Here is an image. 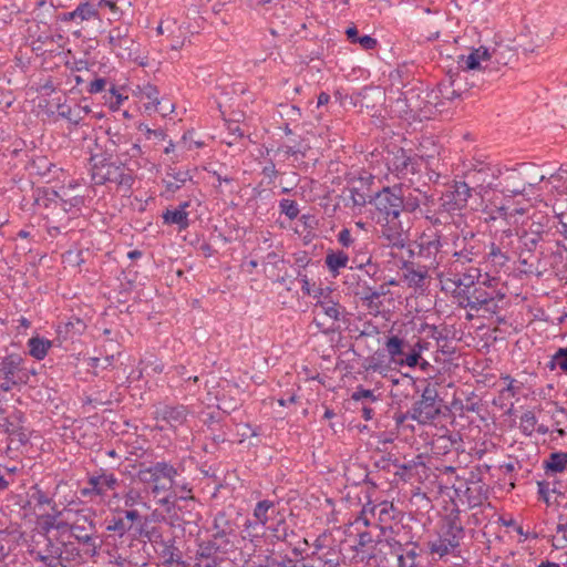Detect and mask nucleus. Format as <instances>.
<instances>
[{
	"label": "nucleus",
	"instance_id": "nucleus-56",
	"mask_svg": "<svg viewBox=\"0 0 567 567\" xmlns=\"http://www.w3.org/2000/svg\"><path fill=\"white\" fill-rule=\"evenodd\" d=\"M189 492H190V489L187 488L186 484L181 485L176 482V485L174 486V488L171 489L169 492H167L168 495L165 498H163L161 501V503L163 505H165V504H168L172 498H177V497L187 498V496H188L187 494Z\"/></svg>",
	"mask_w": 567,
	"mask_h": 567
},
{
	"label": "nucleus",
	"instance_id": "nucleus-28",
	"mask_svg": "<svg viewBox=\"0 0 567 567\" xmlns=\"http://www.w3.org/2000/svg\"><path fill=\"white\" fill-rule=\"evenodd\" d=\"M547 476L563 473L567 468V452H553L543 461Z\"/></svg>",
	"mask_w": 567,
	"mask_h": 567
},
{
	"label": "nucleus",
	"instance_id": "nucleus-16",
	"mask_svg": "<svg viewBox=\"0 0 567 567\" xmlns=\"http://www.w3.org/2000/svg\"><path fill=\"white\" fill-rule=\"evenodd\" d=\"M419 544L413 540H406V546L399 549V553L390 555L379 564L380 567H423Z\"/></svg>",
	"mask_w": 567,
	"mask_h": 567
},
{
	"label": "nucleus",
	"instance_id": "nucleus-32",
	"mask_svg": "<svg viewBox=\"0 0 567 567\" xmlns=\"http://www.w3.org/2000/svg\"><path fill=\"white\" fill-rule=\"evenodd\" d=\"M229 551V548H225L221 544L215 540L213 537L208 540H203L198 544V549L196 551V558L198 560L205 558L216 557V554L223 553L226 554Z\"/></svg>",
	"mask_w": 567,
	"mask_h": 567
},
{
	"label": "nucleus",
	"instance_id": "nucleus-3",
	"mask_svg": "<svg viewBox=\"0 0 567 567\" xmlns=\"http://www.w3.org/2000/svg\"><path fill=\"white\" fill-rule=\"evenodd\" d=\"M437 278L442 284V290L450 292L461 307L463 298L468 297L482 275L480 268L468 267L464 271H458L454 269V264H451L449 269L437 272Z\"/></svg>",
	"mask_w": 567,
	"mask_h": 567
},
{
	"label": "nucleus",
	"instance_id": "nucleus-17",
	"mask_svg": "<svg viewBox=\"0 0 567 567\" xmlns=\"http://www.w3.org/2000/svg\"><path fill=\"white\" fill-rule=\"evenodd\" d=\"M458 65L463 70L468 71H482L483 73L491 74L493 71L492 66V54L485 47L473 49L468 55H460Z\"/></svg>",
	"mask_w": 567,
	"mask_h": 567
},
{
	"label": "nucleus",
	"instance_id": "nucleus-21",
	"mask_svg": "<svg viewBox=\"0 0 567 567\" xmlns=\"http://www.w3.org/2000/svg\"><path fill=\"white\" fill-rule=\"evenodd\" d=\"M155 413L157 420L165 421L171 427H178L185 423L189 411L187 406L183 404H163L156 409Z\"/></svg>",
	"mask_w": 567,
	"mask_h": 567
},
{
	"label": "nucleus",
	"instance_id": "nucleus-41",
	"mask_svg": "<svg viewBox=\"0 0 567 567\" xmlns=\"http://www.w3.org/2000/svg\"><path fill=\"white\" fill-rule=\"evenodd\" d=\"M309 147L297 143L295 145H281L276 150V154L282 155L285 158L293 157L296 161L303 159Z\"/></svg>",
	"mask_w": 567,
	"mask_h": 567
},
{
	"label": "nucleus",
	"instance_id": "nucleus-52",
	"mask_svg": "<svg viewBox=\"0 0 567 567\" xmlns=\"http://www.w3.org/2000/svg\"><path fill=\"white\" fill-rule=\"evenodd\" d=\"M528 219L530 220V224L526 230L533 234L537 233V235L543 237L547 217L540 213H534Z\"/></svg>",
	"mask_w": 567,
	"mask_h": 567
},
{
	"label": "nucleus",
	"instance_id": "nucleus-25",
	"mask_svg": "<svg viewBox=\"0 0 567 567\" xmlns=\"http://www.w3.org/2000/svg\"><path fill=\"white\" fill-rule=\"evenodd\" d=\"M187 182H193L189 171H181L172 167L167 169L165 177L163 178L165 190L169 194L178 192Z\"/></svg>",
	"mask_w": 567,
	"mask_h": 567
},
{
	"label": "nucleus",
	"instance_id": "nucleus-45",
	"mask_svg": "<svg viewBox=\"0 0 567 567\" xmlns=\"http://www.w3.org/2000/svg\"><path fill=\"white\" fill-rule=\"evenodd\" d=\"M537 426V417L533 411L524 412L519 417V430L525 436H532Z\"/></svg>",
	"mask_w": 567,
	"mask_h": 567
},
{
	"label": "nucleus",
	"instance_id": "nucleus-34",
	"mask_svg": "<svg viewBox=\"0 0 567 567\" xmlns=\"http://www.w3.org/2000/svg\"><path fill=\"white\" fill-rule=\"evenodd\" d=\"M276 512V504L269 499L259 501L254 508V517L259 520L261 528H265Z\"/></svg>",
	"mask_w": 567,
	"mask_h": 567
},
{
	"label": "nucleus",
	"instance_id": "nucleus-9",
	"mask_svg": "<svg viewBox=\"0 0 567 567\" xmlns=\"http://www.w3.org/2000/svg\"><path fill=\"white\" fill-rule=\"evenodd\" d=\"M442 247L441 234L434 228H427L414 241V248L410 252L429 261V268H437L440 265L437 256Z\"/></svg>",
	"mask_w": 567,
	"mask_h": 567
},
{
	"label": "nucleus",
	"instance_id": "nucleus-5",
	"mask_svg": "<svg viewBox=\"0 0 567 567\" xmlns=\"http://www.w3.org/2000/svg\"><path fill=\"white\" fill-rule=\"evenodd\" d=\"M181 474L178 467L167 461H159L151 466H141L137 477L142 483L152 486V493L159 495L174 488L176 478Z\"/></svg>",
	"mask_w": 567,
	"mask_h": 567
},
{
	"label": "nucleus",
	"instance_id": "nucleus-43",
	"mask_svg": "<svg viewBox=\"0 0 567 567\" xmlns=\"http://www.w3.org/2000/svg\"><path fill=\"white\" fill-rule=\"evenodd\" d=\"M517 236L519 237L520 246L528 252L534 251L543 239L540 235L527 231L525 227H523L520 231H517Z\"/></svg>",
	"mask_w": 567,
	"mask_h": 567
},
{
	"label": "nucleus",
	"instance_id": "nucleus-6",
	"mask_svg": "<svg viewBox=\"0 0 567 567\" xmlns=\"http://www.w3.org/2000/svg\"><path fill=\"white\" fill-rule=\"evenodd\" d=\"M499 174L501 171L497 166L477 161L465 172V178L471 187V193L475 192L483 196L487 190L497 188L496 181Z\"/></svg>",
	"mask_w": 567,
	"mask_h": 567
},
{
	"label": "nucleus",
	"instance_id": "nucleus-12",
	"mask_svg": "<svg viewBox=\"0 0 567 567\" xmlns=\"http://www.w3.org/2000/svg\"><path fill=\"white\" fill-rule=\"evenodd\" d=\"M96 530L93 515L79 514L78 519L70 525L71 535L84 546V553L94 557L99 554L100 545L93 534Z\"/></svg>",
	"mask_w": 567,
	"mask_h": 567
},
{
	"label": "nucleus",
	"instance_id": "nucleus-42",
	"mask_svg": "<svg viewBox=\"0 0 567 567\" xmlns=\"http://www.w3.org/2000/svg\"><path fill=\"white\" fill-rule=\"evenodd\" d=\"M89 113L90 109L87 106L75 105L74 107L61 110L59 116L68 120L73 125H79Z\"/></svg>",
	"mask_w": 567,
	"mask_h": 567
},
{
	"label": "nucleus",
	"instance_id": "nucleus-44",
	"mask_svg": "<svg viewBox=\"0 0 567 567\" xmlns=\"http://www.w3.org/2000/svg\"><path fill=\"white\" fill-rule=\"evenodd\" d=\"M351 400L361 405L364 403L372 404L379 401V395H375L373 390L364 389L362 385H359L352 392Z\"/></svg>",
	"mask_w": 567,
	"mask_h": 567
},
{
	"label": "nucleus",
	"instance_id": "nucleus-57",
	"mask_svg": "<svg viewBox=\"0 0 567 567\" xmlns=\"http://www.w3.org/2000/svg\"><path fill=\"white\" fill-rule=\"evenodd\" d=\"M109 94L110 97L106 99V103H109L110 109L113 111L118 110L123 101L127 99V96H123L114 85L109 89Z\"/></svg>",
	"mask_w": 567,
	"mask_h": 567
},
{
	"label": "nucleus",
	"instance_id": "nucleus-55",
	"mask_svg": "<svg viewBox=\"0 0 567 567\" xmlns=\"http://www.w3.org/2000/svg\"><path fill=\"white\" fill-rule=\"evenodd\" d=\"M75 14L80 21H85L94 18L97 14L95 8L89 2H82L75 8Z\"/></svg>",
	"mask_w": 567,
	"mask_h": 567
},
{
	"label": "nucleus",
	"instance_id": "nucleus-61",
	"mask_svg": "<svg viewBox=\"0 0 567 567\" xmlns=\"http://www.w3.org/2000/svg\"><path fill=\"white\" fill-rule=\"evenodd\" d=\"M106 85H107L106 79H104V78L94 79L93 81L90 82V84L87 86V92L90 94L101 93V92L105 91Z\"/></svg>",
	"mask_w": 567,
	"mask_h": 567
},
{
	"label": "nucleus",
	"instance_id": "nucleus-18",
	"mask_svg": "<svg viewBox=\"0 0 567 567\" xmlns=\"http://www.w3.org/2000/svg\"><path fill=\"white\" fill-rule=\"evenodd\" d=\"M461 308L471 309L474 311H478L484 309L486 311L495 313L498 309V305L495 301V297L492 292L486 291L483 287L474 286L470 291L468 297L463 298V302H461Z\"/></svg>",
	"mask_w": 567,
	"mask_h": 567
},
{
	"label": "nucleus",
	"instance_id": "nucleus-40",
	"mask_svg": "<svg viewBox=\"0 0 567 567\" xmlns=\"http://www.w3.org/2000/svg\"><path fill=\"white\" fill-rule=\"evenodd\" d=\"M464 495L466 497L467 505L473 508L482 505L486 499V489L481 484H473L466 488Z\"/></svg>",
	"mask_w": 567,
	"mask_h": 567
},
{
	"label": "nucleus",
	"instance_id": "nucleus-59",
	"mask_svg": "<svg viewBox=\"0 0 567 567\" xmlns=\"http://www.w3.org/2000/svg\"><path fill=\"white\" fill-rule=\"evenodd\" d=\"M382 296V292L373 290L370 287H365L361 292V300L367 303L369 308H373V305Z\"/></svg>",
	"mask_w": 567,
	"mask_h": 567
},
{
	"label": "nucleus",
	"instance_id": "nucleus-19",
	"mask_svg": "<svg viewBox=\"0 0 567 567\" xmlns=\"http://www.w3.org/2000/svg\"><path fill=\"white\" fill-rule=\"evenodd\" d=\"M236 536V524L226 513L218 512L214 517L212 537L219 544L229 548L234 547L231 538Z\"/></svg>",
	"mask_w": 567,
	"mask_h": 567
},
{
	"label": "nucleus",
	"instance_id": "nucleus-22",
	"mask_svg": "<svg viewBox=\"0 0 567 567\" xmlns=\"http://www.w3.org/2000/svg\"><path fill=\"white\" fill-rule=\"evenodd\" d=\"M175 543V538H168L161 543L158 548H154L155 554L165 567L184 564L182 553Z\"/></svg>",
	"mask_w": 567,
	"mask_h": 567
},
{
	"label": "nucleus",
	"instance_id": "nucleus-53",
	"mask_svg": "<svg viewBox=\"0 0 567 567\" xmlns=\"http://www.w3.org/2000/svg\"><path fill=\"white\" fill-rule=\"evenodd\" d=\"M349 200L352 204L353 207H363L368 203V198L371 196L368 195L363 189H360L358 187H350L349 189Z\"/></svg>",
	"mask_w": 567,
	"mask_h": 567
},
{
	"label": "nucleus",
	"instance_id": "nucleus-47",
	"mask_svg": "<svg viewBox=\"0 0 567 567\" xmlns=\"http://www.w3.org/2000/svg\"><path fill=\"white\" fill-rule=\"evenodd\" d=\"M120 159H127L130 163H138L137 158L143 155L142 147L138 143L131 144L130 148L125 151L112 150Z\"/></svg>",
	"mask_w": 567,
	"mask_h": 567
},
{
	"label": "nucleus",
	"instance_id": "nucleus-35",
	"mask_svg": "<svg viewBox=\"0 0 567 567\" xmlns=\"http://www.w3.org/2000/svg\"><path fill=\"white\" fill-rule=\"evenodd\" d=\"M429 346L427 341L419 340L412 346L410 353L404 359H400L399 365L415 368L419 364L422 352L427 350Z\"/></svg>",
	"mask_w": 567,
	"mask_h": 567
},
{
	"label": "nucleus",
	"instance_id": "nucleus-31",
	"mask_svg": "<svg viewBox=\"0 0 567 567\" xmlns=\"http://www.w3.org/2000/svg\"><path fill=\"white\" fill-rule=\"evenodd\" d=\"M29 354L35 360H43L52 348V341L40 336L32 337L27 342Z\"/></svg>",
	"mask_w": 567,
	"mask_h": 567
},
{
	"label": "nucleus",
	"instance_id": "nucleus-39",
	"mask_svg": "<svg viewBox=\"0 0 567 567\" xmlns=\"http://www.w3.org/2000/svg\"><path fill=\"white\" fill-rule=\"evenodd\" d=\"M404 341L398 336H391L384 343V348L391 359V361L399 365L400 359L403 354Z\"/></svg>",
	"mask_w": 567,
	"mask_h": 567
},
{
	"label": "nucleus",
	"instance_id": "nucleus-29",
	"mask_svg": "<svg viewBox=\"0 0 567 567\" xmlns=\"http://www.w3.org/2000/svg\"><path fill=\"white\" fill-rule=\"evenodd\" d=\"M349 261V256L343 250H329L324 258V264L329 272L337 277L340 269L346 268Z\"/></svg>",
	"mask_w": 567,
	"mask_h": 567
},
{
	"label": "nucleus",
	"instance_id": "nucleus-10",
	"mask_svg": "<svg viewBox=\"0 0 567 567\" xmlns=\"http://www.w3.org/2000/svg\"><path fill=\"white\" fill-rule=\"evenodd\" d=\"M107 45L117 58L135 60L138 56V44L130 33L127 25H117L107 32Z\"/></svg>",
	"mask_w": 567,
	"mask_h": 567
},
{
	"label": "nucleus",
	"instance_id": "nucleus-33",
	"mask_svg": "<svg viewBox=\"0 0 567 567\" xmlns=\"http://www.w3.org/2000/svg\"><path fill=\"white\" fill-rule=\"evenodd\" d=\"M188 212H181L177 208L166 209L162 214L163 223L165 225H176L178 230H185L189 227Z\"/></svg>",
	"mask_w": 567,
	"mask_h": 567
},
{
	"label": "nucleus",
	"instance_id": "nucleus-38",
	"mask_svg": "<svg viewBox=\"0 0 567 567\" xmlns=\"http://www.w3.org/2000/svg\"><path fill=\"white\" fill-rule=\"evenodd\" d=\"M370 515L378 516L380 523H386L394 519L396 508L390 502H382L378 505L370 503Z\"/></svg>",
	"mask_w": 567,
	"mask_h": 567
},
{
	"label": "nucleus",
	"instance_id": "nucleus-58",
	"mask_svg": "<svg viewBox=\"0 0 567 567\" xmlns=\"http://www.w3.org/2000/svg\"><path fill=\"white\" fill-rule=\"evenodd\" d=\"M298 278L301 282V290L307 296H312L313 298H318L322 296L323 291L321 288L312 289V286L307 277V275L298 274Z\"/></svg>",
	"mask_w": 567,
	"mask_h": 567
},
{
	"label": "nucleus",
	"instance_id": "nucleus-62",
	"mask_svg": "<svg viewBox=\"0 0 567 567\" xmlns=\"http://www.w3.org/2000/svg\"><path fill=\"white\" fill-rule=\"evenodd\" d=\"M453 257L455 258V260L452 261L451 264H454V269L457 270V262L472 261L473 257H474V252H473V250L463 249L460 251H455L453 254Z\"/></svg>",
	"mask_w": 567,
	"mask_h": 567
},
{
	"label": "nucleus",
	"instance_id": "nucleus-26",
	"mask_svg": "<svg viewBox=\"0 0 567 567\" xmlns=\"http://www.w3.org/2000/svg\"><path fill=\"white\" fill-rule=\"evenodd\" d=\"M264 529L268 533L266 537L270 544L282 542L291 545L289 537L295 536V532L289 528L285 518H279L269 525L267 524Z\"/></svg>",
	"mask_w": 567,
	"mask_h": 567
},
{
	"label": "nucleus",
	"instance_id": "nucleus-51",
	"mask_svg": "<svg viewBox=\"0 0 567 567\" xmlns=\"http://www.w3.org/2000/svg\"><path fill=\"white\" fill-rule=\"evenodd\" d=\"M279 212L280 214H284L289 220L296 219L300 213L298 203L288 198H282L279 200Z\"/></svg>",
	"mask_w": 567,
	"mask_h": 567
},
{
	"label": "nucleus",
	"instance_id": "nucleus-1",
	"mask_svg": "<svg viewBox=\"0 0 567 567\" xmlns=\"http://www.w3.org/2000/svg\"><path fill=\"white\" fill-rule=\"evenodd\" d=\"M90 175L95 185L114 184L120 190L130 193L136 179L140 163H130L127 159L113 161L109 157L92 155L90 157Z\"/></svg>",
	"mask_w": 567,
	"mask_h": 567
},
{
	"label": "nucleus",
	"instance_id": "nucleus-4",
	"mask_svg": "<svg viewBox=\"0 0 567 567\" xmlns=\"http://www.w3.org/2000/svg\"><path fill=\"white\" fill-rule=\"evenodd\" d=\"M465 537V529L457 516L449 517L443 523L437 538L427 543L430 555L442 559L449 555L456 556L460 553L461 542Z\"/></svg>",
	"mask_w": 567,
	"mask_h": 567
},
{
	"label": "nucleus",
	"instance_id": "nucleus-24",
	"mask_svg": "<svg viewBox=\"0 0 567 567\" xmlns=\"http://www.w3.org/2000/svg\"><path fill=\"white\" fill-rule=\"evenodd\" d=\"M520 175H522L520 172L511 171L508 173V175L504 178L505 184L503 185L502 193L505 196L520 195L525 192L526 185H528V186L535 185V184L544 181V178H545L544 175H540L538 177V179L535 183H533V182H525L520 177Z\"/></svg>",
	"mask_w": 567,
	"mask_h": 567
},
{
	"label": "nucleus",
	"instance_id": "nucleus-20",
	"mask_svg": "<svg viewBox=\"0 0 567 567\" xmlns=\"http://www.w3.org/2000/svg\"><path fill=\"white\" fill-rule=\"evenodd\" d=\"M401 200L404 204V212L415 213L419 210L424 218L425 212L427 209H433V206L435 205L433 195H430L426 192H422L419 188H413L406 194L401 192Z\"/></svg>",
	"mask_w": 567,
	"mask_h": 567
},
{
	"label": "nucleus",
	"instance_id": "nucleus-37",
	"mask_svg": "<svg viewBox=\"0 0 567 567\" xmlns=\"http://www.w3.org/2000/svg\"><path fill=\"white\" fill-rule=\"evenodd\" d=\"M316 307L320 308L327 317L331 318L334 321L344 319L346 308L338 302H334L332 300H319L316 303Z\"/></svg>",
	"mask_w": 567,
	"mask_h": 567
},
{
	"label": "nucleus",
	"instance_id": "nucleus-23",
	"mask_svg": "<svg viewBox=\"0 0 567 567\" xmlns=\"http://www.w3.org/2000/svg\"><path fill=\"white\" fill-rule=\"evenodd\" d=\"M87 485L92 486V491H95V496L104 497L109 491L116 488L118 480L113 473L102 470L99 475L89 477Z\"/></svg>",
	"mask_w": 567,
	"mask_h": 567
},
{
	"label": "nucleus",
	"instance_id": "nucleus-60",
	"mask_svg": "<svg viewBox=\"0 0 567 567\" xmlns=\"http://www.w3.org/2000/svg\"><path fill=\"white\" fill-rule=\"evenodd\" d=\"M261 174L268 179V184H272L279 175L274 161L269 159L261 169Z\"/></svg>",
	"mask_w": 567,
	"mask_h": 567
},
{
	"label": "nucleus",
	"instance_id": "nucleus-8",
	"mask_svg": "<svg viewBox=\"0 0 567 567\" xmlns=\"http://www.w3.org/2000/svg\"><path fill=\"white\" fill-rule=\"evenodd\" d=\"M24 360L18 353H10L0 361V391L10 392L27 382L23 367Z\"/></svg>",
	"mask_w": 567,
	"mask_h": 567
},
{
	"label": "nucleus",
	"instance_id": "nucleus-50",
	"mask_svg": "<svg viewBox=\"0 0 567 567\" xmlns=\"http://www.w3.org/2000/svg\"><path fill=\"white\" fill-rule=\"evenodd\" d=\"M132 525L128 524L123 517H113L107 520L106 530L113 532L118 537H123L130 529Z\"/></svg>",
	"mask_w": 567,
	"mask_h": 567
},
{
	"label": "nucleus",
	"instance_id": "nucleus-2",
	"mask_svg": "<svg viewBox=\"0 0 567 567\" xmlns=\"http://www.w3.org/2000/svg\"><path fill=\"white\" fill-rule=\"evenodd\" d=\"M471 195V187L466 182H455L439 198V207L425 212V219L433 227L451 224L453 216L467 206Z\"/></svg>",
	"mask_w": 567,
	"mask_h": 567
},
{
	"label": "nucleus",
	"instance_id": "nucleus-54",
	"mask_svg": "<svg viewBox=\"0 0 567 567\" xmlns=\"http://www.w3.org/2000/svg\"><path fill=\"white\" fill-rule=\"evenodd\" d=\"M548 368L550 370L559 368L560 370L567 372V348H559L555 352L548 363Z\"/></svg>",
	"mask_w": 567,
	"mask_h": 567
},
{
	"label": "nucleus",
	"instance_id": "nucleus-13",
	"mask_svg": "<svg viewBox=\"0 0 567 567\" xmlns=\"http://www.w3.org/2000/svg\"><path fill=\"white\" fill-rule=\"evenodd\" d=\"M374 205L388 223L394 221L403 212V202L401 200V187H384L374 196Z\"/></svg>",
	"mask_w": 567,
	"mask_h": 567
},
{
	"label": "nucleus",
	"instance_id": "nucleus-48",
	"mask_svg": "<svg viewBox=\"0 0 567 567\" xmlns=\"http://www.w3.org/2000/svg\"><path fill=\"white\" fill-rule=\"evenodd\" d=\"M62 551L60 567H66L64 563H71L81 557L80 549L71 542H61Z\"/></svg>",
	"mask_w": 567,
	"mask_h": 567
},
{
	"label": "nucleus",
	"instance_id": "nucleus-63",
	"mask_svg": "<svg viewBox=\"0 0 567 567\" xmlns=\"http://www.w3.org/2000/svg\"><path fill=\"white\" fill-rule=\"evenodd\" d=\"M420 330L421 332H427L429 337L433 338L437 342L445 339L443 333L439 331L437 327L434 324L423 323Z\"/></svg>",
	"mask_w": 567,
	"mask_h": 567
},
{
	"label": "nucleus",
	"instance_id": "nucleus-30",
	"mask_svg": "<svg viewBox=\"0 0 567 567\" xmlns=\"http://www.w3.org/2000/svg\"><path fill=\"white\" fill-rule=\"evenodd\" d=\"M404 281L409 287L421 288L424 286L425 278L427 276L426 267L415 268L413 264H404Z\"/></svg>",
	"mask_w": 567,
	"mask_h": 567
},
{
	"label": "nucleus",
	"instance_id": "nucleus-64",
	"mask_svg": "<svg viewBox=\"0 0 567 567\" xmlns=\"http://www.w3.org/2000/svg\"><path fill=\"white\" fill-rule=\"evenodd\" d=\"M143 95H144L147 100H150V102H152V104H153L154 106H157V105L159 104V100H158V95H159V93H158V90H157V87H156V86L151 85V84H148V85L144 86V89H143Z\"/></svg>",
	"mask_w": 567,
	"mask_h": 567
},
{
	"label": "nucleus",
	"instance_id": "nucleus-46",
	"mask_svg": "<svg viewBox=\"0 0 567 567\" xmlns=\"http://www.w3.org/2000/svg\"><path fill=\"white\" fill-rule=\"evenodd\" d=\"M140 535L146 538L153 548H158V545L165 540L158 526H144L141 528Z\"/></svg>",
	"mask_w": 567,
	"mask_h": 567
},
{
	"label": "nucleus",
	"instance_id": "nucleus-27",
	"mask_svg": "<svg viewBox=\"0 0 567 567\" xmlns=\"http://www.w3.org/2000/svg\"><path fill=\"white\" fill-rule=\"evenodd\" d=\"M381 535L383 536V540H378V543L384 542L389 548L390 553L389 555H392L394 553H399V549H403L406 546V540L400 537V526H390L384 527L381 526Z\"/></svg>",
	"mask_w": 567,
	"mask_h": 567
},
{
	"label": "nucleus",
	"instance_id": "nucleus-49",
	"mask_svg": "<svg viewBox=\"0 0 567 567\" xmlns=\"http://www.w3.org/2000/svg\"><path fill=\"white\" fill-rule=\"evenodd\" d=\"M487 259L495 266L503 267L509 260L507 254L495 243H491Z\"/></svg>",
	"mask_w": 567,
	"mask_h": 567
},
{
	"label": "nucleus",
	"instance_id": "nucleus-14",
	"mask_svg": "<svg viewBox=\"0 0 567 567\" xmlns=\"http://www.w3.org/2000/svg\"><path fill=\"white\" fill-rule=\"evenodd\" d=\"M32 554L35 555L37 560L43 563L47 567H60L61 555L63 554L61 542L47 534H40L33 540Z\"/></svg>",
	"mask_w": 567,
	"mask_h": 567
},
{
	"label": "nucleus",
	"instance_id": "nucleus-7",
	"mask_svg": "<svg viewBox=\"0 0 567 567\" xmlns=\"http://www.w3.org/2000/svg\"><path fill=\"white\" fill-rule=\"evenodd\" d=\"M440 413L441 405L437 391L435 386L427 384L421 394V399L415 401L409 410V416L419 424H427L434 421Z\"/></svg>",
	"mask_w": 567,
	"mask_h": 567
},
{
	"label": "nucleus",
	"instance_id": "nucleus-36",
	"mask_svg": "<svg viewBox=\"0 0 567 567\" xmlns=\"http://www.w3.org/2000/svg\"><path fill=\"white\" fill-rule=\"evenodd\" d=\"M375 543L377 542L374 540L370 532H359L358 540L357 544L353 546V549L358 555L361 554V560H363L365 557L371 556L370 550L373 549Z\"/></svg>",
	"mask_w": 567,
	"mask_h": 567
},
{
	"label": "nucleus",
	"instance_id": "nucleus-15",
	"mask_svg": "<svg viewBox=\"0 0 567 567\" xmlns=\"http://www.w3.org/2000/svg\"><path fill=\"white\" fill-rule=\"evenodd\" d=\"M421 161L416 155L410 154L404 148H398L386 159L388 168L399 178H405L420 171Z\"/></svg>",
	"mask_w": 567,
	"mask_h": 567
},
{
	"label": "nucleus",
	"instance_id": "nucleus-11",
	"mask_svg": "<svg viewBox=\"0 0 567 567\" xmlns=\"http://www.w3.org/2000/svg\"><path fill=\"white\" fill-rule=\"evenodd\" d=\"M312 546L313 551L309 557L318 560L321 567H339L344 560L339 545L336 544L332 535L328 532L320 534Z\"/></svg>",
	"mask_w": 567,
	"mask_h": 567
}]
</instances>
